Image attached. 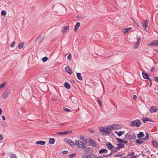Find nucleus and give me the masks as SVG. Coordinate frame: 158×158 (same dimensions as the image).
Instances as JSON below:
<instances>
[{"label": "nucleus", "mask_w": 158, "mask_h": 158, "mask_svg": "<svg viewBox=\"0 0 158 158\" xmlns=\"http://www.w3.org/2000/svg\"><path fill=\"white\" fill-rule=\"evenodd\" d=\"M86 143H84L80 140H76L75 142V145L77 146L78 147L85 149L86 147Z\"/></svg>", "instance_id": "nucleus-2"}, {"label": "nucleus", "mask_w": 158, "mask_h": 158, "mask_svg": "<svg viewBox=\"0 0 158 158\" xmlns=\"http://www.w3.org/2000/svg\"><path fill=\"white\" fill-rule=\"evenodd\" d=\"M141 39L140 38H137V42L135 44L134 46V48H138V46L139 45Z\"/></svg>", "instance_id": "nucleus-12"}, {"label": "nucleus", "mask_w": 158, "mask_h": 158, "mask_svg": "<svg viewBox=\"0 0 158 158\" xmlns=\"http://www.w3.org/2000/svg\"><path fill=\"white\" fill-rule=\"evenodd\" d=\"M117 140L118 141V142L119 143H121L122 140V139L118 138H117Z\"/></svg>", "instance_id": "nucleus-46"}, {"label": "nucleus", "mask_w": 158, "mask_h": 158, "mask_svg": "<svg viewBox=\"0 0 158 158\" xmlns=\"http://www.w3.org/2000/svg\"><path fill=\"white\" fill-rule=\"evenodd\" d=\"M89 142H90V144L92 146H94L95 145L96 143L93 140L90 139L89 140Z\"/></svg>", "instance_id": "nucleus-29"}, {"label": "nucleus", "mask_w": 158, "mask_h": 158, "mask_svg": "<svg viewBox=\"0 0 158 158\" xmlns=\"http://www.w3.org/2000/svg\"><path fill=\"white\" fill-rule=\"evenodd\" d=\"M148 121H149L150 122H153V121H152V120L151 119H148Z\"/></svg>", "instance_id": "nucleus-59"}, {"label": "nucleus", "mask_w": 158, "mask_h": 158, "mask_svg": "<svg viewBox=\"0 0 158 158\" xmlns=\"http://www.w3.org/2000/svg\"><path fill=\"white\" fill-rule=\"evenodd\" d=\"M132 29L131 27H129L126 28H125L122 30V31L125 34L128 32L130 31Z\"/></svg>", "instance_id": "nucleus-14"}, {"label": "nucleus", "mask_w": 158, "mask_h": 158, "mask_svg": "<svg viewBox=\"0 0 158 158\" xmlns=\"http://www.w3.org/2000/svg\"><path fill=\"white\" fill-rule=\"evenodd\" d=\"M118 149H119V148H118V147H115L113 146V147L111 151L113 152H116Z\"/></svg>", "instance_id": "nucleus-28"}, {"label": "nucleus", "mask_w": 158, "mask_h": 158, "mask_svg": "<svg viewBox=\"0 0 158 158\" xmlns=\"http://www.w3.org/2000/svg\"><path fill=\"white\" fill-rule=\"evenodd\" d=\"M98 103H99L100 105V106H102V103H101V102L99 98L98 99Z\"/></svg>", "instance_id": "nucleus-48"}, {"label": "nucleus", "mask_w": 158, "mask_h": 158, "mask_svg": "<svg viewBox=\"0 0 158 158\" xmlns=\"http://www.w3.org/2000/svg\"><path fill=\"white\" fill-rule=\"evenodd\" d=\"M135 142L139 144H142L143 143V142L142 141V140H140V139H137L135 141Z\"/></svg>", "instance_id": "nucleus-32"}, {"label": "nucleus", "mask_w": 158, "mask_h": 158, "mask_svg": "<svg viewBox=\"0 0 158 158\" xmlns=\"http://www.w3.org/2000/svg\"><path fill=\"white\" fill-rule=\"evenodd\" d=\"M144 135L143 133L142 132H140L139 134L137 135V137L138 138H140L143 137Z\"/></svg>", "instance_id": "nucleus-22"}, {"label": "nucleus", "mask_w": 158, "mask_h": 158, "mask_svg": "<svg viewBox=\"0 0 158 158\" xmlns=\"http://www.w3.org/2000/svg\"><path fill=\"white\" fill-rule=\"evenodd\" d=\"M65 142H67L70 145L74 146L75 145V143H74V142L72 140H71L70 139L65 138L64 139Z\"/></svg>", "instance_id": "nucleus-4"}, {"label": "nucleus", "mask_w": 158, "mask_h": 158, "mask_svg": "<svg viewBox=\"0 0 158 158\" xmlns=\"http://www.w3.org/2000/svg\"><path fill=\"white\" fill-rule=\"evenodd\" d=\"M142 120L145 123L146 121H148V119L147 117H143L142 118Z\"/></svg>", "instance_id": "nucleus-33"}, {"label": "nucleus", "mask_w": 158, "mask_h": 158, "mask_svg": "<svg viewBox=\"0 0 158 158\" xmlns=\"http://www.w3.org/2000/svg\"><path fill=\"white\" fill-rule=\"evenodd\" d=\"M98 157L100 158H103V156H99Z\"/></svg>", "instance_id": "nucleus-63"}, {"label": "nucleus", "mask_w": 158, "mask_h": 158, "mask_svg": "<svg viewBox=\"0 0 158 158\" xmlns=\"http://www.w3.org/2000/svg\"><path fill=\"white\" fill-rule=\"evenodd\" d=\"M6 11L3 10L1 11V14L2 16L5 15H6Z\"/></svg>", "instance_id": "nucleus-38"}, {"label": "nucleus", "mask_w": 158, "mask_h": 158, "mask_svg": "<svg viewBox=\"0 0 158 158\" xmlns=\"http://www.w3.org/2000/svg\"><path fill=\"white\" fill-rule=\"evenodd\" d=\"M71 57V54L69 53L68 56L67 58L69 60H70Z\"/></svg>", "instance_id": "nucleus-47"}, {"label": "nucleus", "mask_w": 158, "mask_h": 158, "mask_svg": "<svg viewBox=\"0 0 158 158\" xmlns=\"http://www.w3.org/2000/svg\"><path fill=\"white\" fill-rule=\"evenodd\" d=\"M123 155V154H116L115 156V157H118V156H121Z\"/></svg>", "instance_id": "nucleus-49"}, {"label": "nucleus", "mask_w": 158, "mask_h": 158, "mask_svg": "<svg viewBox=\"0 0 158 158\" xmlns=\"http://www.w3.org/2000/svg\"><path fill=\"white\" fill-rule=\"evenodd\" d=\"M141 124V122L138 119L130 121L129 123V125H131L132 127L135 126L137 127H140Z\"/></svg>", "instance_id": "nucleus-1"}, {"label": "nucleus", "mask_w": 158, "mask_h": 158, "mask_svg": "<svg viewBox=\"0 0 158 158\" xmlns=\"http://www.w3.org/2000/svg\"><path fill=\"white\" fill-rule=\"evenodd\" d=\"M137 98V96L136 95H134L133 96V98L135 99H136Z\"/></svg>", "instance_id": "nucleus-54"}, {"label": "nucleus", "mask_w": 158, "mask_h": 158, "mask_svg": "<svg viewBox=\"0 0 158 158\" xmlns=\"http://www.w3.org/2000/svg\"><path fill=\"white\" fill-rule=\"evenodd\" d=\"M99 128L100 131L103 132L106 134H109L110 133L109 131L108 130V129H107V128H106L105 127H99Z\"/></svg>", "instance_id": "nucleus-5"}, {"label": "nucleus", "mask_w": 158, "mask_h": 158, "mask_svg": "<svg viewBox=\"0 0 158 158\" xmlns=\"http://www.w3.org/2000/svg\"><path fill=\"white\" fill-rule=\"evenodd\" d=\"M63 109L64 111H66V112H68L71 111V110L67 108H65V107H63Z\"/></svg>", "instance_id": "nucleus-40"}, {"label": "nucleus", "mask_w": 158, "mask_h": 158, "mask_svg": "<svg viewBox=\"0 0 158 158\" xmlns=\"http://www.w3.org/2000/svg\"><path fill=\"white\" fill-rule=\"evenodd\" d=\"M115 133L116 134H117V135L119 136H121L122 135H123V134H124V132L122 131H115Z\"/></svg>", "instance_id": "nucleus-20"}, {"label": "nucleus", "mask_w": 158, "mask_h": 158, "mask_svg": "<svg viewBox=\"0 0 158 158\" xmlns=\"http://www.w3.org/2000/svg\"><path fill=\"white\" fill-rule=\"evenodd\" d=\"M64 86L67 89H69L70 88V85L67 82L64 83Z\"/></svg>", "instance_id": "nucleus-26"}, {"label": "nucleus", "mask_w": 158, "mask_h": 158, "mask_svg": "<svg viewBox=\"0 0 158 158\" xmlns=\"http://www.w3.org/2000/svg\"><path fill=\"white\" fill-rule=\"evenodd\" d=\"M136 24L137 27H139V25L138 24Z\"/></svg>", "instance_id": "nucleus-64"}, {"label": "nucleus", "mask_w": 158, "mask_h": 158, "mask_svg": "<svg viewBox=\"0 0 158 158\" xmlns=\"http://www.w3.org/2000/svg\"><path fill=\"white\" fill-rule=\"evenodd\" d=\"M155 80L158 82V77H154Z\"/></svg>", "instance_id": "nucleus-53"}, {"label": "nucleus", "mask_w": 158, "mask_h": 158, "mask_svg": "<svg viewBox=\"0 0 158 158\" xmlns=\"http://www.w3.org/2000/svg\"><path fill=\"white\" fill-rule=\"evenodd\" d=\"M42 39V36L40 35L38 36L36 39V41L38 42H39L41 41Z\"/></svg>", "instance_id": "nucleus-31"}, {"label": "nucleus", "mask_w": 158, "mask_h": 158, "mask_svg": "<svg viewBox=\"0 0 158 158\" xmlns=\"http://www.w3.org/2000/svg\"><path fill=\"white\" fill-rule=\"evenodd\" d=\"M49 143L53 144L55 143V139L53 138H50L49 139Z\"/></svg>", "instance_id": "nucleus-27"}, {"label": "nucleus", "mask_w": 158, "mask_h": 158, "mask_svg": "<svg viewBox=\"0 0 158 158\" xmlns=\"http://www.w3.org/2000/svg\"><path fill=\"white\" fill-rule=\"evenodd\" d=\"M3 139V136L1 135H0V140H2Z\"/></svg>", "instance_id": "nucleus-56"}, {"label": "nucleus", "mask_w": 158, "mask_h": 158, "mask_svg": "<svg viewBox=\"0 0 158 158\" xmlns=\"http://www.w3.org/2000/svg\"><path fill=\"white\" fill-rule=\"evenodd\" d=\"M106 146L108 148L111 150H112L113 147V146L110 142H108L106 143Z\"/></svg>", "instance_id": "nucleus-15"}, {"label": "nucleus", "mask_w": 158, "mask_h": 158, "mask_svg": "<svg viewBox=\"0 0 158 158\" xmlns=\"http://www.w3.org/2000/svg\"><path fill=\"white\" fill-rule=\"evenodd\" d=\"M107 152V150L105 149H101L99 151V153H105Z\"/></svg>", "instance_id": "nucleus-24"}, {"label": "nucleus", "mask_w": 158, "mask_h": 158, "mask_svg": "<svg viewBox=\"0 0 158 158\" xmlns=\"http://www.w3.org/2000/svg\"><path fill=\"white\" fill-rule=\"evenodd\" d=\"M135 154V152H131V153H129L128 155H127V156H133Z\"/></svg>", "instance_id": "nucleus-43"}, {"label": "nucleus", "mask_w": 158, "mask_h": 158, "mask_svg": "<svg viewBox=\"0 0 158 158\" xmlns=\"http://www.w3.org/2000/svg\"><path fill=\"white\" fill-rule=\"evenodd\" d=\"M76 155L75 153H73L69 156V158H73L75 157Z\"/></svg>", "instance_id": "nucleus-35"}, {"label": "nucleus", "mask_w": 158, "mask_h": 158, "mask_svg": "<svg viewBox=\"0 0 158 158\" xmlns=\"http://www.w3.org/2000/svg\"><path fill=\"white\" fill-rule=\"evenodd\" d=\"M85 149L84 151L85 152H86L87 153H89L90 152H90V151L89 148H86H86H85Z\"/></svg>", "instance_id": "nucleus-37"}, {"label": "nucleus", "mask_w": 158, "mask_h": 158, "mask_svg": "<svg viewBox=\"0 0 158 158\" xmlns=\"http://www.w3.org/2000/svg\"><path fill=\"white\" fill-rule=\"evenodd\" d=\"M149 138V136L148 134V133H146V136L145 137V139L147 140Z\"/></svg>", "instance_id": "nucleus-41"}, {"label": "nucleus", "mask_w": 158, "mask_h": 158, "mask_svg": "<svg viewBox=\"0 0 158 158\" xmlns=\"http://www.w3.org/2000/svg\"><path fill=\"white\" fill-rule=\"evenodd\" d=\"M15 44V41L13 42L11 44H10V46L11 48H13L14 47Z\"/></svg>", "instance_id": "nucleus-39"}, {"label": "nucleus", "mask_w": 158, "mask_h": 158, "mask_svg": "<svg viewBox=\"0 0 158 158\" xmlns=\"http://www.w3.org/2000/svg\"><path fill=\"white\" fill-rule=\"evenodd\" d=\"M45 142L43 141H37L35 143L38 145L40 144L41 145H44L45 144Z\"/></svg>", "instance_id": "nucleus-17"}, {"label": "nucleus", "mask_w": 158, "mask_h": 158, "mask_svg": "<svg viewBox=\"0 0 158 158\" xmlns=\"http://www.w3.org/2000/svg\"><path fill=\"white\" fill-rule=\"evenodd\" d=\"M69 31V27L66 26L64 27L62 30V33L63 34H65Z\"/></svg>", "instance_id": "nucleus-8"}, {"label": "nucleus", "mask_w": 158, "mask_h": 158, "mask_svg": "<svg viewBox=\"0 0 158 158\" xmlns=\"http://www.w3.org/2000/svg\"><path fill=\"white\" fill-rule=\"evenodd\" d=\"M62 153L63 154H66L68 153L67 151H63L62 152Z\"/></svg>", "instance_id": "nucleus-44"}, {"label": "nucleus", "mask_w": 158, "mask_h": 158, "mask_svg": "<svg viewBox=\"0 0 158 158\" xmlns=\"http://www.w3.org/2000/svg\"><path fill=\"white\" fill-rule=\"evenodd\" d=\"M121 143H122V144H126L127 143V141L126 140H123L122 139Z\"/></svg>", "instance_id": "nucleus-45"}, {"label": "nucleus", "mask_w": 158, "mask_h": 158, "mask_svg": "<svg viewBox=\"0 0 158 158\" xmlns=\"http://www.w3.org/2000/svg\"><path fill=\"white\" fill-rule=\"evenodd\" d=\"M80 26V23L79 22L77 23L75 25L74 31L76 32L77 30L78 27H79Z\"/></svg>", "instance_id": "nucleus-19"}, {"label": "nucleus", "mask_w": 158, "mask_h": 158, "mask_svg": "<svg viewBox=\"0 0 158 158\" xmlns=\"http://www.w3.org/2000/svg\"><path fill=\"white\" fill-rule=\"evenodd\" d=\"M152 145L154 147L156 148L158 147V143L156 141H155L152 140Z\"/></svg>", "instance_id": "nucleus-25"}, {"label": "nucleus", "mask_w": 158, "mask_h": 158, "mask_svg": "<svg viewBox=\"0 0 158 158\" xmlns=\"http://www.w3.org/2000/svg\"><path fill=\"white\" fill-rule=\"evenodd\" d=\"M148 21L147 20H143V23L142 25V26L145 29H147L148 28Z\"/></svg>", "instance_id": "nucleus-16"}, {"label": "nucleus", "mask_w": 158, "mask_h": 158, "mask_svg": "<svg viewBox=\"0 0 158 158\" xmlns=\"http://www.w3.org/2000/svg\"><path fill=\"white\" fill-rule=\"evenodd\" d=\"M71 81L73 83H75V81L73 80H72Z\"/></svg>", "instance_id": "nucleus-61"}, {"label": "nucleus", "mask_w": 158, "mask_h": 158, "mask_svg": "<svg viewBox=\"0 0 158 158\" xmlns=\"http://www.w3.org/2000/svg\"><path fill=\"white\" fill-rule=\"evenodd\" d=\"M77 78L80 80H82V78L81 77V74L80 73H77Z\"/></svg>", "instance_id": "nucleus-23"}, {"label": "nucleus", "mask_w": 158, "mask_h": 158, "mask_svg": "<svg viewBox=\"0 0 158 158\" xmlns=\"http://www.w3.org/2000/svg\"><path fill=\"white\" fill-rule=\"evenodd\" d=\"M142 75L143 78L144 79H148L151 82V79L149 78V75L147 73L144 72H142Z\"/></svg>", "instance_id": "nucleus-7"}, {"label": "nucleus", "mask_w": 158, "mask_h": 158, "mask_svg": "<svg viewBox=\"0 0 158 158\" xmlns=\"http://www.w3.org/2000/svg\"><path fill=\"white\" fill-rule=\"evenodd\" d=\"M109 155H104L103 156H109Z\"/></svg>", "instance_id": "nucleus-60"}, {"label": "nucleus", "mask_w": 158, "mask_h": 158, "mask_svg": "<svg viewBox=\"0 0 158 158\" xmlns=\"http://www.w3.org/2000/svg\"><path fill=\"white\" fill-rule=\"evenodd\" d=\"M127 81V83L129 84H131V83H132L133 82V81H132L131 82H129L128 81V80Z\"/></svg>", "instance_id": "nucleus-51"}, {"label": "nucleus", "mask_w": 158, "mask_h": 158, "mask_svg": "<svg viewBox=\"0 0 158 158\" xmlns=\"http://www.w3.org/2000/svg\"><path fill=\"white\" fill-rule=\"evenodd\" d=\"M90 133H94V130L92 129H90L89 130Z\"/></svg>", "instance_id": "nucleus-50"}, {"label": "nucleus", "mask_w": 158, "mask_h": 158, "mask_svg": "<svg viewBox=\"0 0 158 158\" xmlns=\"http://www.w3.org/2000/svg\"><path fill=\"white\" fill-rule=\"evenodd\" d=\"M2 111L1 108H0V115L2 114Z\"/></svg>", "instance_id": "nucleus-58"}, {"label": "nucleus", "mask_w": 158, "mask_h": 158, "mask_svg": "<svg viewBox=\"0 0 158 158\" xmlns=\"http://www.w3.org/2000/svg\"><path fill=\"white\" fill-rule=\"evenodd\" d=\"M117 146L118 147V148L120 149L123 148L124 147V144H122V143H119L117 144Z\"/></svg>", "instance_id": "nucleus-21"}, {"label": "nucleus", "mask_w": 158, "mask_h": 158, "mask_svg": "<svg viewBox=\"0 0 158 158\" xmlns=\"http://www.w3.org/2000/svg\"><path fill=\"white\" fill-rule=\"evenodd\" d=\"M65 70L69 74H71L72 73V70L69 66H67L65 68Z\"/></svg>", "instance_id": "nucleus-18"}, {"label": "nucleus", "mask_w": 158, "mask_h": 158, "mask_svg": "<svg viewBox=\"0 0 158 158\" xmlns=\"http://www.w3.org/2000/svg\"><path fill=\"white\" fill-rule=\"evenodd\" d=\"M149 46H154L158 45V40H153L151 43L148 45Z\"/></svg>", "instance_id": "nucleus-9"}, {"label": "nucleus", "mask_w": 158, "mask_h": 158, "mask_svg": "<svg viewBox=\"0 0 158 158\" xmlns=\"http://www.w3.org/2000/svg\"><path fill=\"white\" fill-rule=\"evenodd\" d=\"M2 119L3 120H4V121L5 120V119H6L5 118L4 116H2Z\"/></svg>", "instance_id": "nucleus-57"}, {"label": "nucleus", "mask_w": 158, "mask_h": 158, "mask_svg": "<svg viewBox=\"0 0 158 158\" xmlns=\"http://www.w3.org/2000/svg\"><path fill=\"white\" fill-rule=\"evenodd\" d=\"M52 100H54V101H56V99H55V98H52Z\"/></svg>", "instance_id": "nucleus-62"}, {"label": "nucleus", "mask_w": 158, "mask_h": 158, "mask_svg": "<svg viewBox=\"0 0 158 158\" xmlns=\"http://www.w3.org/2000/svg\"><path fill=\"white\" fill-rule=\"evenodd\" d=\"M10 93L7 91H5L2 94V98L3 99H6L10 95Z\"/></svg>", "instance_id": "nucleus-6"}, {"label": "nucleus", "mask_w": 158, "mask_h": 158, "mask_svg": "<svg viewBox=\"0 0 158 158\" xmlns=\"http://www.w3.org/2000/svg\"><path fill=\"white\" fill-rule=\"evenodd\" d=\"M72 132L71 131H64L60 132H58L57 133V134L61 135H67V134H70Z\"/></svg>", "instance_id": "nucleus-13"}, {"label": "nucleus", "mask_w": 158, "mask_h": 158, "mask_svg": "<svg viewBox=\"0 0 158 158\" xmlns=\"http://www.w3.org/2000/svg\"><path fill=\"white\" fill-rule=\"evenodd\" d=\"M140 140H142V141L143 142V143L144 142V141L146 140V139H145V138H143L142 139H141Z\"/></svg>", "instance_id": "nucleus-52"}, {"label": "nucleus", "mask_w": 158, "mask_h": 158, "mask_svg": "<svg viewBox=\"0 0 158 158\" xmlns=\"http://www.w3.org/2000/svg\"><path fill=\"white\" fill-rule=\"evenodd\" d=\"M48 60V58L47 57L45 56L42 59V61L44 62L47 61Z\"/></svg>", "instance_id": "nucleus-36"}, {"label": "nucleus", "mask_w": 158, "mask_h": 158, "mask_svg": "<svg viewBox=\"0 0 158 158\" xmlns=\"http://www.w3.org/2000/svg\"><path fill=\"white\" fill-rule=\"evenodd\" d=\"M118 127H119V126L118 124H113L107 127V129L112 130L118 129Z\"/></svg>", "instance_id": "nucleus-3"}, {"label": "nucleus", "mask_w": 158, "mask_h": 158, "mask_svg": "<svg viewBox=\"0 0 158 158\" xmlns=\"http://www.w3.org/2000/svg\"><path fill=\"white\" fill-rule=\"evenodd\" d=\"M158 109L154 106H152L150 109V111L151 113L156 112L157 111Z\"/></svg>", "instance_id": "nucleus-10"}, {"label": "nucleus", "mask_w": 158, "mask_h": 158, "mask_svg": "<svg viewBox=\"0 0 158 158\" xmlns=\"http://www.w3.org/2000/svg\"><path fill=\"white\" fill-rule=\"evenodd\" d=\"M6 83L5 82L2 84H0V89H1L5 86V85L6 84Z\"/></svg>", "instance_id": "nucleus-42"}, {"label": "nucleus", "mask_w": 158, "mask_h": 158, "mask_svg": "<svg viewBox=\"0 0 158 158\" xmlns=\"http://www.w3.org/2000/svg\"><path fill=\"white\" fill-rule=\"evenodd\" d=\"M24 45V44L21 43L19 44L18 46V48L19 49H21L23 48Z\"/></svg>", "instance_id": "nucleus-30"}, {"label": "nucleus", "mask_w": 158, "mask_h": 158, "mask_svg": "<svg viewBox=\"0 0 158 158\" xmlns=\"http://www.w3.org/2000/svg\"><path fill=\"white\" fill-rule=\"evenodd\" d=\"M84 139V137L81 136L80 138V139L81 141H83V139Z\"/></svg>", "instance_id": "nucleus-55"}, {"label": "nucleus", "mask_w": 158, "mask_h": 158, "mask_svg": "<svg viewBox=\"0 0 158 158\" xmlns=\"http://www.w3.org/2000/svg\"><path fill=\"white\" fill-rule=\"evenodd\" d=\"M10 158H17L16 155L14 154H12L10 156Z\"/></svg>", "instance_id": "nucleus-34"}, {"label": "nucleus", "mask_w": 158, "mask_h": 158, "mask_svg": "<svg viewBox=\"0 0 158 158\" xmlns=\"http://www.w3.org/2000/svg\"><path fill=\"white\" fill-rule=\"evenodd\" d=\"M81 158H91V157L90 155L85 152H84L82 154Z\"/></svg>", "instance_id": "nucleus-11"}]
</instances>
